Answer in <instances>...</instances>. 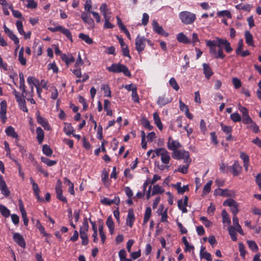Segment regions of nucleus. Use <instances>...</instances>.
Returning <instances> with one entry per match:
<instances>
[{"mask_svg": "<svg viewBox=\"0 0 261 261\" xmlns=\"http://www.w3.org/2000/svg\"><path fill=\"white\" fill-rule=\"evenodd\" d=\"M206 45L210 48V53L217 59H224L225 55L223 48L226 53L229 54L233 50L230 42L226 39L216 37L214 40H206Z\"/></svg>", "mask_w": 261, "mask_h": 261, "instance_id": "1", "label": "nucleus"}, {"mask_svg": "<svg viewBox=\"0 0 261 261\" xmlns=\"http://www.w3.org/2000/svg\"><path fill=\"white\" fill-rule=\"evenodd\" d=\"M172 157L177 160H184L185 164H191V159L190 158V153L184 149H176L172 153Z\"/></svg>", "mask_w": 261, "mask_h": 261, "instance_id": "2", "label": "nucleus"}, {"mask_svg": "<svg viewBox=\"0 0 261 261\" xmlns=\"http://www.w3.org/2000/svg\"><path fill=\"white\" fill-rule=\"evenodd\" d=\"M179 18L185 25L193 24L196 19V14L188 11H181L179 13Z\"/></svg>", "mask_w": 261, "mask_h": 261, "instance_id": "3", "label": "nucleus"}, {"mask_svg": "<svg viewBox=\"0 0 261 261\" xmlns=\"http://www.w3.org/2000/svg\"><path fill=\"white\" fill-rule=\"evenodd\" d=\"M109 72L113 73L122 72L125 76L130 77L132 74L126 66L120 63L113 64L107 68Z\"/></svg>", "mask_w": 261, "mask_h": 261, "instance_id": "4", "label": "nucleus"}, {"mask_svg": "<svg viewBox=\"0 0 261 261\" xmlns=\"http://www.w3.org/2000/svg\"><path fill=\"white\" fill-rule=\"evenodd\" d=\"M48 29L51 32H56L57 31L60 32L61 33L66 36V37L70 40L71 42L73 41L72 36L70 31L65 28L61 25H58L55 28L49 27Z\"/></svg>", "mask_w": 261, "mask_h": 261, "instance_id": "5", "label": "nucleus"}, {"mask_svg": "<svg viewBox=\"0 0 261 261\" xmlns=\"http://www.w3.org/2000/svg\"><path fill=\"white\" fill-rule=\"evenodd\" d=\"M55 191L57 194V198L60 201L64 203H67V198L63 195L62 183L60 179H58L57 181Z\"/></svg>", "mask_w": 261, "mask_h": 261, "instance_id": "6", "label": "nucleus"}, {"mask_svg": "<svg viewBox=\"0 0 261 261\" xmlns=\"http://www.w3.org/2000/svg\"><path fill=\"white\" fill-rule=\"evenodd\" d=\"M146 38L144 36L138 35L135 40V48L138 53H140L144 50L145 47Z\"/></svg>", "mask_w": 261, "mask_h": 261, "instance_id": "7", "label": "nucleus"}, {"mask_svg": "<svg viewBox=\"0 0 261 261\" xmlns=\"http://www.w3.org/2000/svg\"><path fill=\"white\" fill-rule=\"evenodd\" d=\"M4 30L5 33L13 41L14 43L16 45V47L15 50V53H16L20 47L19 40L18 38L13 33L11 30L7 27L6 25H4Z\"/></svg>", "mask_w": 261, "mask_h": 261, "instance_id": "8", "label": "nucleus"}, {"mask_svg": "<svg viewBox=\"0 0 261 261\" xmlns=\"http://www.w3.org/2000/svg\"><path fill=\"white\" fill-rule=\"evenodd\" d=\"M242 170L243 168L238 160L234 161L233 164L229 166V172H231L234 176L239 175L241 173Z\"/></svg>", "mask_w": 261, "mask_h": 261, "instance_id": "9", "label": "nucleus"}, {"mask_svg": "<svg viewBox=\"0 0 261 261\" xmlns=\"http://www.w3.org/2000/svg\"><path fill=\"white\" fill-rule=\"evenodd\" d=\"M167 145L168 149L172 151V152L182 147L181 144L178 141L173 140L171 136L168 138Z\"/></svg>", "mask_w": 261, "mask_h": 261, "instance_id": "10", "label": "nucleus"}, {"mask_svg": "<svg viewBox=\"0 0 261 261\" xmlns=\"http://www.w3.org/2000/svg\"><path fill=\"white\" fill-rule=\"evenodd\" d=\"M81 18L84 23L89 25V29H92L95 28L94 21L88 13L83 12L81 14Z\"/></svg>", "mask_w": 261, "mask_h": 261, "instance_id": "11", "label": "nucleus"}, {"mask_svg": "<svg viewBox=\"0 0 261 261\" xmlns=\"http://www.w3.org/2000/svg\"><path fill=\"white\" fill-rule=\"evenodd\" d=\"M152 25L153 30L155 33L165 37L168 36L169 34L164 30L163 27L159 25L156 20H153L152 21Z\"/></svg>", "mask_w": 261, "mask_h": 261, "instance_id": "12", "label": "nucleus"}, {"mask_svg": "<svg viewBox=\"0 0 261 261\" xmlns=\"http://www.w3.org/2000/svg\"><path fill=\"white\" fill-rule=\"evenodd\" d=\"M36 116L37 122L40 124L45 129L49 130L51 129L50 126L47 120L40 116L39 112H37Z\"/></svg>", "mask_w": 261, "mask_h": 261, "instance_id": "13", "label": "nucleus"}, {"mask_svg": "<svg viewBox=\"0 0 261 261\" xmlns=\"http://www.w3.org/2000/svg\"><path fill=\"white\" fill-rule=\"evenodd\" d=\"M1 111H0V118L3 123H5L7 119L6 113H7V102L4 100L1 102Z\"/></svg>", "mask_w": 261, "mask_h": 261, "instance_id": "14", "label": "nucleus"}, {"mask_svg": "<svg viewBox=\"0 0 261 261\" xmlns=\"http://www.w3.org/2000/svg\"><path fill=\"white\" fill-rule=\"evenodd\" d=\"M14 242L20 247L24 248L26 246L25 240L23 236L18 232H15L13 236Z\"/></svg>", "mask_w": 261, "mask_h": 261, "instance_id": "15", "label": "nucleus"}, {"mask_svg": "<svg viewBox=\"0 0 261 261\" xmlns=\"http://www.w3.org/2000/svg\"><path fill=\"white\" fill-rule=\"evenodd\" d=\"M0 190L2 193L6 197H8L10 195V191L7 188L3 176L1 175H0Z\"/></svg>", "mask_w": 261, "mask_h": 261, "instance_id": "16", "label": "nucleus"}, {"mask_svg": "<svg viewBox=\"0 0 261 261\" xmlns=\"http://www.w3.org/2000/svg\"><path fill=\"white\" fill-rule=\"evenodd\" d=\"M135 221V216L134 211L132 209H129L128 212L127 216L126 223L130 228H132L134 223Z\"/></svg>", "mask_w": 261, "mask_h": 261, "instance_id": "17", "label": "nucleus"}, {"mask_svg": "<svg viewBox=\"0 0 261 261\" xmlns=\"http://www.w3.org/2000/svg\"><path fill=\"white\" fill-rule=\"evenodd\" d=\"M203 73L206 79L209 80L211 76L214 74L212 69L210 67V65L206 63H203L202 64Z\"/></svg>", "mask_w": 261, "mask_h": 261, "instance_id": "18", "label": "nucleus"}, {"mask_svg": "<svg viewBox=\"0 0 261 261\" xmlns=\"http://www.w3.org/2000/svg\"><path fill=\"white\" fill-rule=\"evenodd\" d=\"M5 133L8 136L11 137L16 140H19L18 135L12 126H9L6 128L5 129Z\"/></svg>", "mask_w": 261, "mask_h": 261, "instance_id": "19", "label": "nucleus"}, {"mask_svg": "<svg viewBox=\"0 0 261 261\" xmlns=\"http://www.w3.org/2000/svg\"><path fill=\"white\" fill-rule=\"evenodd\" d=\"M245 39L246 43L248 45L252 47L254 46L253 36L249 31L245 32Z\"/></svg>", "mask_w": 261, "mask_h": 261, "instance_id": "20", "label": "nucleus"}, {"mask_svg": "<svg viewBox=\"0 0 261 261\" xmlns=\"http://www.w3.org/2000/svg\"><path fill=\"white\" fill-rule=\"evenodd\" d=\"M171 98H168L166 97L165 95H163L162 96H160L158 98L157 104L160 108H161L170 103L171 101Z\"/></svg>", "mask_w": 261, "mask_h": 261, "instance_id": "21", "label": "nucleus"}, {"mask_svg": "<svg viewBox=\"0 0 261 261\" xmlns=\"http://www.w3.org/2000/svg\"><path fill=\"white\" fill-rule=\"evenodd\" d=\"M19 88L22 91V95L23 96L24 92H25V81L23 74L22 72L19 73Z\"/></svg>", "mask_w": 261, "mask_h": 261, "instance_id": "22", "label": "nucleus"}, {"mask_svg": "<svg viewBox=\"0 0 261 261\" xmlns=\"http://www.w3.org/2000/svg\"><path fill=\"white\" fill-rule=\"evenodd\" d=\"M61 57L62 60L65 62L67 65L75 61V59L72 55L67 56L66 54H63L61 55Z\"/></svg>", "mask_w": 261, "mask_h": 261, "instance_id": "23", "label": "nucleus"}, {"mask_svg": "<svg viewBox=\"0 0 261 261\" xmlns=\"http://www.w3.org/2000/svg\"><path fill=\"white\" fill-rule=\"evenodd\" d=\"M36 133H37V139L39 144H41L43 141L44 137V133L43 130L40 127H38L36 128Z\"/></svg>", "mask_w": 261, "mask_h": 261, "instance_id": "24", "label": "nucleus"}, {"mask_svg": "<svg viewBox=\"0 0 261 261\" xmlns=\"http://www.w3.org/2000/svg\"><path fill=\"white\" fill-rule=\"evenodd\" d=\"M153 118L155 124L156 125L157 127L160 130H162L163 129V124L161 122V119L159 117V115L157 112H155L153 114Z\"/></svg>", "mask_w": 261, "mask_h": 261, "instance_id": "25", "label": "nucleus"}, {"mask_svg": "<svg viewBox=\"0 0 261 261\" xmlns=\"http://www.w3.org/2000/svg\"><path fill=\"white\" fill-rule=\"evenodd\" d=\"M106 224L109 229L111 234H113L114 230V223L112 219V216H109L107 220Z\"/></svg>", "mask_w": 261, "mask_h": 261, "instance_id": "26", "label": "nucleus"}, {"mask_svg": "<svg viewBox=\"0 0 261 261\" xmlns=\"http://www.w3.org/2000/svg\"><path fill=\"white\" fill-rule=\"evenodd\" d=\"M176 38L179 42L185 44H189L190 43V41L183 33H180L177 34Z\"/></svg>", "mask_w": 261, "mask_h": 261, "instance_id": "27", "label": "nucleus"}, {"mask_svg": "<svg viewBox=\"0 0 261 261\" xmlns=\"http://www.w3.org/2000/svg\"><path fill=\"white\" fill-rule=\"evenodd\" d=\"M27 82L29 87H31V86L33 87L34 86L37 87L39 85V81L34 76H29L27 79Z\"/></svg>", "mask_w": 261, "mask_h": 261, "instance_id": "28", "label": "nucleus"}, {"mask_svg": "<svg viewBox=\"0 0 261 261\" xmlns=\"http://www.w3.org/2000/svg\"><path fill=\"white\" fill-rule=\"evenodd\" d=\"M64 132L67 136H70L71 134H73V132L74 131L73 127L71 125V123H65V126L63 129Z\"/></svg>", "mask_w": 261, "mask_h": 261, "instance_id": "29", "label": "nucleus"}, {"mask_svg": "<svg viewBox=\"0 0 261 261\" xmlns=\"http://www.w3.org/2000/svg\"><path fill=\"white\" fill-rule=\"evenodd\" d=\"M221 215L223 219V223L224 224L226 223L227 225H229L231 223L230 219L225 210H223Z\"/></svg>", "mask_w": 261, "mask_h": 261, "instance_id": "30", "label": "nucleus"}, {"mask_svg": "<svg viewBox=\"0 0 261 261\" xmlns=\"http://www.w3.org/2000/svg\"><path fill=\"white\" fill-rule=\"evenodd\" d=\"M111 103L108 99H105L104 100V110L107 112V115L109 116H112L113 114L112 110L110 109Z\"/></svg>", "mask_w": 261, "mask_h": 261, "instance_id": "31", "label": "nucleus"}, {"mask_svg": "<svg viewBox=\"0 0 261 261\" xmlns=\"http://www.w3.org/2000/svg\"><path fill=\"white\" fill-rule=\"evenodd\" d=\"M170 156L169 152L166 150L161 156V161L163 164H168L170 160Z\"/></svg>", "mask_w": 261, "mask_h": 261, "instance_id": "32", "label": "nucleus"}, {"mask_svg": "<svg viewBox=\"0 0 261 261\" xmlns=\"http://www.w3.org/2000/svg\"><path fill=\"white\" fill-rule=\"evenodd\" d=\"M0 213L4 217L8 218L10 215V210L5 206L0 205Z\"/></svg>", "mask_w": 261, "mask_h": 261, "instance_id": "33", "label": "nucleus"}, {"mask_svg": "<svg viewBox=\"0 0 261 261\" xmlns=\"http://www.w3.org/2000/svg\"><path fill=\"white\" fill-rule=\"evenodd\" d=\"M228 232L230 237L233 241H236L237 240V234L235 231V228L232 226H230L228 228Z\"/></svg>", "mask_w": 261, "mask_h": 261, "instance_id": "34", "label": "nucleus"}, {"mask_svg": "<svg viewBox=\"0 0 261 261\" xmlns=\"http://www.w3.org/2000/svg\"><path fill=\"white\" fill-rule=\"evenodd\" d=\"M41 161L45 164L47 166L51 167L55 165L57 163V161L51 160L45 157H41Z\"/></svg>", "mask_w": 261, "mask_h": 261, "instance_id": "35", "label": "nucleus"}, {"mask_svg": "<svg viewBox=\"0 0 261 261\" xmlns=\"http://www.w3.org/2000/svg\"><path fill=\"white\" fill-rule=\"evenodd\" d=\"M79 38L82 40L84 41L88 44H91L93 43V40L90 37L85 34L81 33L79 36Z\"/></svg>", "mask_w": 261, "mask_h": 261, "instance_id": "36", "label": "nucleus"}, {"mask_svg": "<svg viewBox=\"0 0 261 261\" xmlns=\"http://www.w3.org/2000/svg\"><path fill=\"white\" fill-rule=\"evenodd\" d=\"M42 151L47 156H50L53 154V150L47 144L43 145L42 146Z\"/></svg>", "mask_w": 261, "mask_h": 261, "instance_id": "37", "label": "nucleus"}, {"mask_svg": "<svg viewBox=\"0 0 261 261\" xmlns=\"http://www.w3.org/2000/svg\"><path fill=\"white\" fill-rule=\"evenodd\" d=\"M151 215V209L150 207H148L146 208L144 219H143V224H145L147 223V222L148 221L150 216Z\"/></svg>", "mask_w": 261, "mask_h": 261, "instance_id": "38", "label": "nucleus"}, {"mask_svg": "<svg viewBox=\"0 0 261 261\" xmlns=\"http://www.w3.org/2000/svg\"><path fill=\"white\" fill-rule=\"evenodd\" d=\"M89 229V224L88 222L87 218H85L84 219V221L83 222V225L80 228V233L81 232H85L87 233V231H88Z\"/></svg>", "mask_w": 261, "mask_h": 261, "instance_id": "39", "label": "nucleus"}, {"mask_svg": "<svg viewBox=\"0 0 261 261\" xmlns=\"http://www.w3.org/2000/svg\"><path fill=\"white\" fill-rule=\"evenodd\" d=\"M132 100L135 102H139V98L137 93V89L136 87H133L132 89Z\"/></svg>", "mask_w": 261, "mask_h": 261, "instance_id": "40", "label": "nucleus"}, {"mask_svg": "<svg viewBox=\"0 0 261 261\" xmlns=\"http://www.w3.org/2000/svg\"><path fill=\"white\" fill-rule=\"evenodd\" d=\"M220 126L223 132L226 135L231 133L232 132V128L230 126L226 125L223 123H221Z\"/></svg>", "mask_w": 261, "mask_h": 261, "instance_id": "41", "label": "nucleus"}, {"mask_svg": "<svg viewBox=\"0 0 261 261\" xmlns=\"http://www.w3.org/2000/svg\"><path fill=\"white\" fill-rule=\"evenodd\" d=\"M169 83L170 86L175 91H178L179 90V86L174 77H171L169 81Z\"/></svg>", "mask_w": 261, "mask_h": 261, "instance_id": "42", "label": "nucleus"}, {"mask_svg": "<svg viewBox=\"0 0 261 261\" xmlns=\"http://www.w3.org/2000/svg\"><path fill=\"white\" fill-rule=\"evenodd\" d=\"M213 181L212 180L208 181L206 184L204 186L203 189V195H207L210 193L211 189V186Z\"/></svg>", "mask_w": 261, "mask_h": 261, "instance_id": "43", "label": "nucleus"}, {"mask_svg": "<svg viewBox=\"0 0 261 261\" xmlns=\"http://www.w3.org/2000/svg\"><path fill=\"white\" fill-rule=\"evenodd\" d=\"M230 117L232 121L234 122H240L242 120V118L240 115L237 112L231 114L230 116Z\"/></svg>", "mask_w": 261, "mask_h": 261, "instance_id": "44", "label": "nucleus"}, {"mask_svg": "<svg viewBox=\"0 0 261 261\" xmlns=\"http://www.w3.org/2000/svg\"><path fill=\"white\" fill-rule=\"evenodd\" d=\"M217 16L219 17H226L228 18H231V13L228 10H223L219 11L217 13Z\"/></svg>", "mask_w": 261, "mask_h": 261, "instance_id": "45", "label": "nucleus"}, {"mask_svg": "<svg viewBox=\"0 0 261 261\" xmlns=\"http://www.w3.org/2000/svg\"><path fill=\"white\" fill-rule=\"evenodd\" d=\"M80 238L82 240V244L83 245H87L89 243V239L88 238L87 233L85 232L80 233Z\"/></svg>", "mask_w": 261, "mask_h": 261, "instance_id": "46", "label": "nucleus"}, {"mask_svg": "<svg viewBox=\"0 0 261 261\" xmlns=\"http://www.w3.org/2000/svg\"><path fill=\"white\" fill-rule=\"evenodd\" d=\"M20 109L24 112H28V109L26 106L25 100L24 99L17 102Z\"/></svg>", "mask_w": 261, "mask_h": 261, "instance_id": "47", "label": "nucleus"}, {"mask_svg": "<svg viewBox=\"0 0 261 261\" xmlns=\"http://www.w3.org/2000/svg\"><path fill=\"white\" fill-rule=\"evenodd\" d=\"M243 123L245 124H251V123H253V120L250 117L249 114H246L245 115L242 116V120Z\"/></svg>", "mask_w": 261, "mask_h": 261, "instance_id": "48", "label": "nucleus"}, {"mask_svg": "<svg viewBox=\"0 0 261 261\" xmlns=\"http://www.w3.org/2000/svg\"><path fill=\"white\" fill-rule=\"evenodd\" d=\"M17 29L20 35L24 34V31L23 29L22 22L21 20H17L16 22Z\"/></svg>", "mask_w": 261, "mask_h": 261, "instance_id": "49", "label": "nucleus"}, {"mask_svg": "<svg viewBox=\"0 0 261 261\" xmlns=\"http://www.w3.org/2000/svg\"><path fill=\"white\" fill-rule=\"evenodd\" d=\"M247 244L251 250L253 251H256L258 250V246L256 243L253 241H247Z\"/></svg>", "mask_w": 261, "mask_h": 261, "instance_id": "50", "label": "nucleus"}, {"mask_svg": "<svg viewBox=\"0 0 261 261\" xmlns=\"http://www.w3.org/2000/svg\"><path fill=\"white\" fill-rule=\"evenodd\" d=\"M239 251L240 252V255L243 258H245V255H246V250H245V246L241 242H240L239 243Z\"/></svg>", "mask_w": 261, "mask_h": 261, "instance_id": "51", "label": "nucleus"}, {"mask_svg": "<svg viewBox=\"0 0 261 261\" xmlns=\"http://www.w3.org/2000/svg\"><path fill=\"white\" fill-rule=\"evenodd\" d=\"M177 206L178 208L182 211V213H186L188 212V210L186 208L187 206L184 205V202L182 199H180L177 202Z\"/></svg>", "mask_w": 261, "mask_h": 261, "instance_id": "52", "label": "nucleus"}, {"mask_svg": "<svg viewBox=\"0 0 261 261\" xmlns=\"http://www.w3.org/2000/svg\"><path fill=\"white\" fill-rule=\"evenodd\" d=\"M36 226L37 228L39 229L40 233H42L44 236H48V234L45 232L44 227L41 225V223L39 220L37 221Z\"/></svg>", "mask_w": 261, "mask_h": 261, "instance_id": "53", "label": "nucleus"}, {"mask_svg": "<svg viewBox=\"0 0 261 261\" xmlns=\"http://www.w3.org/2000/svg\"><path fill=\"white\" fill-rule=\"evenodd\" d=\"M240 158L243 160V163L250 162L249 155L244 152H240Z\"/></svg>", "mask_w": 261, "mask_h": 261, "instance_id": "54", "label": "nucleus"}, {"mask_svg": "<svg viewBox=\"0 0 261 261\" xmlns=\"http://www.w3.org/2000/svg\"><path fill=\"white\" fill-rule=\"evenodd\" d=\"M162 192L161 187L158 185H156L153 187L151 195L153 196L158 194H161Z\"/></svg>", "mask_w": 261, "mask_h": 261, "instance_id": "55", "label": "nucleus"}, {"mask_svg": "<svg viewBox=\"0 0 261 261\" xmlns=\"http://www.w3.org/2000/svg\"><path fill=\"white\" fill-rule=\"evenodd\" d=\"M237 202L233 200V199L229 198L225 200L223 202L224 206H228L229 207H232L234 204H236Z\"/></svg>", "mask_w": 261, "mask_h": 261, "instance_id": "56", "label": "nucleus"}, {"mask_svg": "<svg viewBox=\"0 0 261 261\" xmlns=\"http://www.w3.org/2000/svg\"><path fill=\"white\" fill-rule=\"evenodd\" d=\"M243 45L244 44L243 39H240L238 43V47L236 50V54L237 55H240L243 47Z\"/></svg>", "mask_w": 261, "mask_h": 261, "instance_id": "57", "label": "nucleus"}, {"mask_svg": "<svg viewBox=\"0 0 261 261\" xmlns=\"http://www.w3.org/2000/svg\"><path fill=\"white\" fill-rule=\"evenodd\" d=\"M232 82L234 87L237 89L240 88L242 86V83L240 80L237 77H233L232 79Z\"/></svg>", "mask_w": 261, "mask_h": 261, "instance_id": "58", "label": "nucleus"}, {"mask_svg": "<svg viewBox=\"0 0 261 261\" xmlns=\"http://www.w3.org/2000/svg\"><path fill=\"white\" fill-rule=\"evenodd\" d=\"M186 165L180 166L179 168L176 170L178 172L182 173L183 174H186L188 172L189 166L190 164H186Z\"/></svg>", "mask_w": 261, "mask_h": 261, "instance_id": "59", "label": "nucleus"}, {"mask_svg": "<svg viewBox=\"0 0 261 261\" xmlns=\"http://www.w3.org/2000/svg\"><path fill=\"white\" fill-rule=\"evenodd\" d=\"M24 97H33L34 95V87L33 86L29 87V90H26L24 92Z\"/></svg>", "mask_w": 261, "mask_h": 261, "instance_id": "60", "label": "nucleus"}, {"mask_svg": "<svg viewBox=\"0 0 261 261\" xmlns=\"http://www.w3.org/2000/svg\"><path fill=\"white\" fill-rule=\"evenodd\" d=\"M102 89L104 91L105 96L109 97H110L111 96V91L110 90V88L108 85L103 86Z\"/></svg>", "mask_w": 261, "mask_h": 261, "instance_id": "61", "label": "nucleus"}, {"mask_svg": "<svg viewBox=\"0 0 261 261\" xmlns=\"http://www.w3.org/2000/svg\"><path fill=\"white\" fill-rule=\"evenodd\" d=\"M117 24L119 28V29L123 32L124 30H125L126 28L125 27V25L122 23L121 18L119 16L116 17Z\"/></svg>", "mask_w": 261, "mask_h": 261, "instance_id": "62", "label": "nucleus"}, {"mask_svg": "<svg viewBox=\"0 0 261 261\" xmlns=\"http://www.w3.org/2000/svg\"><path fill=\"white\" fill-rule=\"evenodd\" d=\"M200 256L201 258H204L207 261H212L211 254L207 251H205L204 253L200 255Z\"/></svg>", "mask_w": 261, "mask_h": 261, "instance_id": "63", "label": "nucleus"}, {"mask_svg": "<svg viewBox=\"0 0 261 261\" xmlns=\"http://www.w3.org/2000/svg\"><path fill=\"white\" fill-rule=\"evenodd\" d=\"M220 170L223 173H227L229 172V166L227 165L222 163L220 167Z\"/></svg>", "mask_w": 261, "mask_h": 261, "instance_id": "64", "label": "nucleus"}]
</instances>
